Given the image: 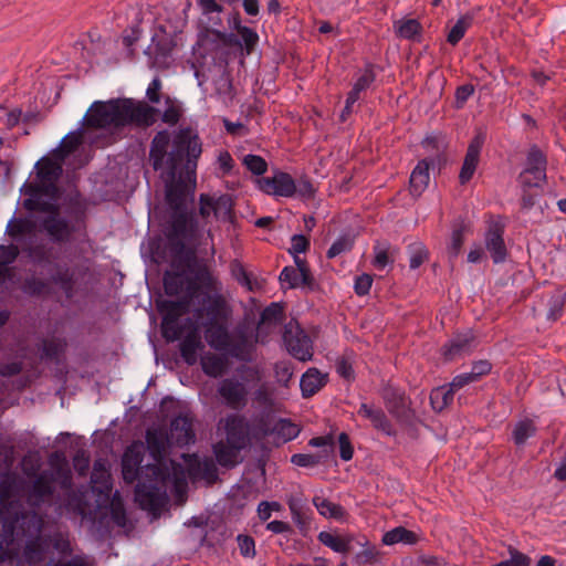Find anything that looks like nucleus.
Wrapping results in <instances>:
<instances>
[{
  "instance_id": "f257e3e1",
  "label": "nucleus",
  "mask_w": 566,
  "mask_h": 566,
  "mask_svg": "<svg viewBox=\"0 0 566 566\" xmlns=\"http://www.w3.org/2000/svg\"><path fill=\"white\" fill-rule=\"evenodd\" d=\"M196 247L185 240H169L171 270L164 274V289L167 295L180 298L158 303V311L163 315L161 333L168 342L178 340L184 334V327L178 321L189 312L192 300L201 289L197 274L195 277L188 274V269L196 260Z\"/></svg>"
},
{
  "instance_id": "f03ea898",
  "label": "nucleus",
  "mask_w": 566,
  "mask_h": 566,
  "mask_svg": "<svg viewBox=\"0 0 566 566\" xmlns=\"http://www.w3.org/2000/svg\"><path fill=\"white\" fill-rule=\"evenodd\" d=\"M143 447H128L122 458V474L126 483L137 482L135 497L140 507L151 512L159 511L167 501V491L171 488L180 493L187 485V474L182 464L170 460V467L148 464L140 469Z\"/></svg>"
},
{
  "instance_id": "7ed1b4c3",
  "label": "nucleus",
  "mask_w": 566,
  "mask_h": 566,
  "mask_svg": "<svg viewBox=\"0 0 566 566\" xmlns=\"http://www.w3.org/2000/svg\"><path fill=\"white\" fill-rule=\"evenodd\" d=\"M56 485L63 492L57 496L59 505L75 514L84 515V494L73 489L72 472L65 461L56 464L51 462V469L33 475L23 490L25 502L31 509H40L52 501Z\"/></svg>"
},
{
  "instance_id": "20e7f679",
  "label": "nucleus",
  "mask_w": 566,
  "mask_h": 566,
  "mask_svg": "<svg viewBox=\"0 0 566 566\" xmlns=\"http://www.w3.org/2000/svg\"><path fill=\"white\" fill-rule=\"evenodd\" d=\"M197 279L205 291L195 310V317L203 329L208 345L220 348L226 344L227 325L232 311L222 295L221 282L208 269H199Z\"/></svg>"
},
{
  "instance_id": "39448f33",
  "label": "nucleus",
  "mask_w": 566,
  "mask_h": 566,
  "mask_svg": "<svg viewBox=\"0 0 566 566\" xmlns=\"http://www.w3.org/2000/svg\"><path fill=\"white\" fill-rule=\"evenodd\" d=\"M158 113L154 106L134 98L96 101L85 114L83 124L94 129L122 128L129 125L146 128L156 123Z\"/></svg>"
},
{
  "instance_id": "423d86ee",
  "label": "nucleus",
  "mask_w": 566,
  "mask_h": 566,
  "mask_svg": "<svg viewBox=\"0 0 566 566\" xmlns=\"http://www.w3.org/2000/svg\"><path fill=\"white\" fill-rule=\"evenodd\" d=\"M48 277L35 274L27 276L21 285L24 294L32 297H48L59 289L65 298L71 300L80 290L85 289L92 277L91 260L81 258L69 264L55 263L50 266Z\"/></svg>"
},
{
  "instance_id": "0eeeda50",
  "label": "nucleus",
  "mask_w": 566,
  "mask_h": 566,
  "mask_svg": "<svg viewBox=\"0 0 566 566\" xmlns=\"http://www.w3.org/2000/svg\"><path fill=\"white\" fill-rule=\"evenodd\" d=\"M196 189V169L186 168V177H179L166 185V201L171 210L168 240H185L198 245L202 230L192 212L187 211L188 200L193 199Z\"/></svg>"
},
{
  "instance_id": "6e6552de",
  "label": "nucleus",
  "mask_w": 566,
  "mask_h": 566,
  "mask_svg": "<svg viewBox=\"0 0 566 566\" xmlns=\"http://www.w3.org/2000/svg\"><path fill=\"white\" fill-rule=\"evenodd\" d=\"M170 135L167 130L158 132L151 140L149 158L155 170L164 166L165 159L175 176L176 169L187 157L186 168L196 169L197 159L201 155V143L197 135H192L189 128L180 129L172 139L171 150L168 153Z\"/></svg>"
},
{
  "instance_id": "1a4fd4ad",
  "label": "nucleus",
  "mask_w": 566,
  "mask_h": 566,
  "mask_svg": "<svg viewBox=\"0 0 566 566\" xmlns=\"http://www.w3.org/2000/svg\"><path fill=\"white\" fill-rule=\"evenodd\" d=\"M63 161L44 157L36 163L38 181L24 185L23 208L28 211H54L57 208L60 189L57 181L62 176Z\"/></svg>"
},
{
  "instance_id": "9d476101",
  "label": "nucleus",
  "mask_w": 566,
  "mask_h": 566,
  "mask_svg": "<svg viewBox=\"0 0 566 566\" xmlns=\"http://www.w3.org/2000/svg\"><path fill=\"white\" fill-rule=\"evenodd\" d=\"M17 537L25 536L29 539L23 548V557L30 565L40 563L43 559V547L41 533L44 525L43 517L36 513L22 512L21 517H15L6 524Z\"/></svg>"
},
{
  "instance_id": "9b49d317",
  "label": "nucleus",
  "mask_w": 566,
  "mask_h": 566,
  "mask_svg": "<svg viewBox=\"0 0 566 566\" xmlns=\"http://www.w3.org/2000/svg\"><path fill=\"white\" fill-rule=\"evenodd\" d=\"M256 343L258 335L252 329L238 327L232 334L227 329L226 344L214 349L227 352L231 357L240 361L250 363L253 360Z\"/></svg>"
},
{
  "instance_id": "f8f14e48",
  "label": "nucleus",
  "mask_w": 566,
  "mask_h": 566,
  "mask_svg": "<svg viewBox=\"0 0 566 566\" xmlns=\"http://www.w3.org/2000/svg\"><path fill=\"white\" fill-rule=\"evenodd\" d=\"M283 343L289 354L297 360L307 361L313 358V342L296 321L291 319L284 325Z\"/></svg>"
},
{
  "instance_id": "ddd939ff",
  "label": "nucleus",
  "mask_w": 566,
  "mask_h": 566,
  "mask_svg": "<svg viewBox=\"0 0 566 566\" xmlns=\"http://www.w3.org/2000/svg\"><path fill=\"white\" fill-rule=\"evenodd\" d=\"M546 156L537 146H532L526 156L525 168L517 177L521 188H541L546 181Z\"/></svg>"
},
{
  "instance_id": "4468645a",
  "label": "nucleus",
  "mask_w": 566,
  "mask_h": 566,
  "mask_svg": "<svg viewBox=\"0 0 566 566\" xmlns=\"http://www.w3.org/2000/svg\"><path fill=\"white\" fill-rule=\"evenodd\" d=\"M256 185L266 195L285 198L295 196V180L281 170H275L272 176L258 178Z\"/></svg>"
},
{
  "instance_id": "2eb2a0df",
  "label": "nucleus",
  "mask_w": 566,
  "mask_h": 566,
  "mask_svg": "<svg viewBox=\"0 0 566 566\" xmlns=\"http://www.w3.org/2000/svg\"><path fill=\"white\" fill-rule=\"evenodd\" d=\"M18 479L14 474L7 473L0 478V514L4 523H10L15 517H21L13 499L18 495Z\"/></svg>"
},
{
  "instance_id": "dca6fc26",
  "label": "nucleus",
  "mask_w": 566,
  "mask_h": 566,
  "mask_svg": "<svg viewBox=\"0 0 566 566\" xmlns=\"http://www.w3.org/2000/svg\"><path fill=\"white\" fill-rule=\"evenodd\" d=\"M218 395L233 410H241L248 403L249 391L245 385L235 378H226L218 386Z\"/></svg>"
},
{
  "instance_id": "f3484780",
  "label": "nucleus",
  "mask_w": 566,
  "mask_h": 566,
  "mask_svg": "<svg viewBox=\"0 0 566 566\" xmlns=\"http://www.w3.org/2000/svg\"><path fill=\"white\" fill-rule=\"evenodd\" d=\"M478 346L475 335L471 331L455 334L442 347V355L446 360L451 361L471 354Z\"/></svg>"
},
{
  "instance_id": "a211bd4d",
  "label": "nucleus",
  "mask_w": 566,
  "mask_h": 566,
  "mask_svg": "<svg viewBox=\"0 0 566 566\" xmlns=\"http://www.w3.org/2000/svg\"><path fill=\"white\" fill-rule=\"evenodd\" d=\"M60 207L57 206L54 211H46L50 213L42 221V227L50 239L55 243H66L71 240L74 232V227L59 214Z\"/></svg>"
},
{
  "instance_id": "6ab92c4d",
  "label": "nucleus",
  "mask_w": 566,
  "mask_h": 566,
  "mask_svg": "<svg viewBox=\"0 0 566 566\" xmlns=\"http://www.w3.org/2000/svg\"><path fill=\"white\" fill-rule=\"evenodd\" d=\"M504 226L499 221L489 224L485 232V248L490 252L494 263H502L506 260L507 249L504 242Z\"/></svg>"
},
{
  "instance_id": "aec40b11",
  "label": "nucleus",
  "mask_w": 566,
  "mask_h": 566,
  "mask_svg": "<svg viewBox=\"0 0 566 566\" xmlns=\"http://www.w3.org/2000/svg\"><path fill=\"white\" fill-rule=\"evenodd\" d=\"M170 441L176 446L184 447L193 443L196 434L193 430V417L191 413L179 415L170 422Z\"/></svg>"
},
{
  "instance_id": "412c9836",
  "label": "nucleus",
  "mask_w": 566,
  "mask_h": 566,
  "mask_svg": "<svg viewBox=\"0 0 566 566\" xmlns=\"http://www.w3.org/2000/svg\"><path fill=\"white\" fill-rule=\"evenodd\" d=\"M146 444L151 457L157 461L156 464H160L161 468L170 467V461L168 463L163 462L167 448L175 444L170 441V433L160 428L148 429L146 431Z\"/></svg>"
},
{
  "instance_id": "4be33fe9",
  "label": "nucleus",
  "mask_w": 566,
  "mask_h": 566,
  "mask_svg": "<svg viewBox=\"0 0 566 566\" xmlns=\"http://www.w3.org/2000/svg\"><path fill=\"white\" fill-rule=\"evenodd\" d=\"M483 143L484 137L482 135H476L470 142L459 174V181L461 185H465L472 179L480 160V153Z\"/></svg>"
},
{
  "instance_id": "5701e85b",
  "label": "nucleus",
  "mask_w": 566,
  "mask_h": 566,
  "mask_svg": "<svg viewBox=\"0 0 566 566\" xmlns=\"http://www.w3.org/2000/svg\"><path fill=\"white\" fill-rule=\"evenodd\" d=\"M205 344L198 326L192 325L179 344L180 356L188 365H195L198 360V353L202 352Z\"/></svg>"
},
{
  "instance_id": "b1692460",
  "label": "nucleus",
  "mask_w": 566,
  "mask_h": 566,
  "mask_svg": "<svg viewBox=\"0 0 566 566\" xmlns=\"http://www.w3.org/2000/svg\"><path fill=\"white\" fill-rule=\"evenodd\" d=\"M292 520L300 533L305 535L310 530L313 513L302 497L291 495L286 500Z\"/></svg>"
},
{
  "instance_id": "393cba45",
  "label": "nucleus",
  "mask_w": 566,
  "mask_h": 566,
  "mask_svg": "<svg viewBox=\"0 0 566 566\" xmlns=\"http://www.w3.org/2000/svg\"><path fill=\"white\" fill-rule=\"evenodd\" d=\"M227 442L235 448L244 449L248 443L247 424L238 415H230L224 420Z\"/></svg>"
},
{
  "instance_id": "a878e982",
  "label": "nucleus",
  "mask_w": 566,
  "mask_h": 566,
  "mask_svg": "<svg viewBox=\"0 0 566 566\" xmlns=\"http://www.w3.org/2000/svg\"><path fill=\"white\" fill-rule=\"evenodd\" d=\"M358 416L368 419L373 427L387 436H395L396 431L387 418L386 413L380 408H374L368 403H361L357 411Z\"/></svg>"
},
{
  "instance_id": "bb28decb",
  "label": "nucleus",
  "mask_w": 566,
  "mask_h": 566,
  "mask_svg": "<svg viewBox=\"0 0 566 566\" xmlns=\"http://www.w3.org/2000/svg\"><path fill=\"white\" fill-rule=\"evenodd\" d=\"M327 374H322L317 368H308L301 377L300 387L302 396L308 398L318 392L327 382Z\"/></svg>"
},
{
  "instance_id": "cd10ccee",
  "label": "nucleus",
  "mask_w": 566,
  "mask_h": 566,
  "mask_svg": "<svg viewBox=\"0 0 566 566\" xmlns=\"http://www.w3.org/2000/svg\"><path fill=\"white\" fill-rule=\"evenodd\" d=\"M431 161L427 159H422L418 161L417 166L413 168L409 179V188L410 193L413 197H420L421 193L426 190L430 180V168Z\"/></svg>"
},
{
  "instance_id": "c85d7f7f",
  "label": "nucleus",
  "mask_w": 566,
  "mask_h": 566,
  "mask_svg": "<svg viewBox=\"0 0 566 566\" xmlns=\"http://www.w3.org/2000/svg\"><path fill=\"white\" fill-rule=\"evenodd\" d=\"M384 403L391 416L401 419L406 416L407 399L403 392L392 388L386 387L381 392Z\"/></svg>"
},
{
  "instance_id": "c756f323",
  "label": "nucleus",
  "mask_w": 566,
  "mask_h": 566,
  "mask_svg": "<svg viewBox=\"0 0 566 566\" xmlns=\"http://www.w3.org/2000/svg\"><path fill=\"white\" fill-rule=\"evenodd\" d=\"M34 233L35 222L29 218H12L6 227V234L17 243H22L23 238H31Z\"/></svg>"
},
{
  "instance_id": "7c9ffc66",
  "label": "nucleus",
  "mask_w": 566,
  "mask_h": 566,
  "mask_svg": "<svg viewBox=\"0 0 566 566\" xmlns=\"http://www.w3.org/2000/svg\"><path fill=\"white\" fill-rule=\"evenodd\" d=\"M312 503L316 507L317 512L325 518L339 521L346 516V511L342 505L329 501L323 495L313 496Z\"/></svg>"
},
{
  "instance_id": "2f4dec72",
  "label": "nucleus",
  "mask_w": 566,
  "mask_h": 566,
  "mask_svg": "<svg viewBox=\"0 0 566 566\" xmlns=\"http://www.w3.org/2000/svg\"><path fill=\"white\" fill-rule=\"evenodd\" d=\"M241 448H235L228 442L222 441L213 446V452L217 462L224 468H233L238 464L239 451Z\"/></svg>"
},
{
  "instance_id": "473e14b6",
  "label": "nucleus",
  "mask_w": 566,
  "mask_h": 566,
  "mask_svg": "<svg viewBox=\"0 0 566 566\" xmlns=\"http://www.w3.org/2000/svg\"><path fill=\"white\" fill-rule=\"evenodd\" d=\"M453 389L449 385H443L431 390L430 405L436 412H441L453 402Z\"/></svg>"
},
{
  "instance_id": "72a5a7b5",
  "label": "nucleus",
  "mask_w": 566,
  "mask_h": 566,
  "mask_svg": "<svg viewBox=\"0 0 566 566\" xmlns=\"http://www.w3.org/2000/svg\"><path fill=\"white\" fill-rule=\"evenodd\" d=\"M467 231H469V224L464 219L459 218L452 223L451 242L448 247L450 259H454L459 255L464 241V232Z\"/></svg>"
},
{
  "instance_id": "f704fd0d",
  "label": "nucleus",
  "mask_w": 566,
  "mask_h": 566,
  "mask_svg": "<svg viewBox=\"0 0 566 566\" xmlns=\"http://www.w3.org/2000/svg\"><path fill=\"white\" fill-rule=\"evenodd\" d=\"M418 542V535L402 526L395 527L386 532L382 536V543L385 545H395L398 543L403 544H416Z\"/></svg>"
},
{
  "instance_id": "c9c22d12",
  "label": "nucleus",
  "mask_w": 566,
  "mask_h": 566,
  "mask_svg": "<svg viewBox=\"0 0 566 566\" xmlns=\"http://www.w3.org/2000/svg\"><path fill=\"white\" fill-rule=\"evenodd\" d=\"M111 474L108 471V463L105 459H97L94 461L93 471L91 474V483L93 488L102 491L109 488Z\"/></svg>"
},
{
  "instance_id": "e433bc0d",
  "label": "nucleus",
  "mask_w": 566,
  "mask_h": 566,
  "mask_svg": "<svg viewBox=\"0 0 566 566\" xmlns=\"http://www.w3.org/2000/svg\"><path fill=\"white\" fill-rule=\"evenodd\" d=\"M376 75L371 66H367L355 81L353 88L347 94L349 104H355L360 98V93L366 91L375 82Z\"/></svg>"
},
{
  "instance_id": "4c0bfd02",
  "label": "nucleus",
  "mask_w": 566,
  "mask_h": 566,
  "mask_svg": "<svg viewBox=\"0 0 566 566\" xmlns=\"http://www.w3.org/2000/svg\"><path fill=\"white\" fill-rule=\"evenodd\" d=\"M274 441L284 443L295 439L300 433V428L286 419H280L273 423Z\"/></svg>"
},
{
  "instance_id": "58836bf2",
  "label": "nucleus",
  "mask_w": 566,
  "mask_h": 566,
  "mask_svg": "<svg viewBox=\"0 0 566 566\" xmlns=\"http://www.w3.org/2000/svg\"><path fill=\"white\" fill-rule=\"evenodd\" d=\"M201 367L206 375L217 378L227 369V359L216 354H206L201 357Z\"/></svg>"
},
{
  "instance_id": "ea45409f",
  "label": "nucleus",
  "mask_w": 566,
  "mask_h": 566,
  "mask_svg": "<svg viewBox=\"0 0 566 566\" xmlns=\"http://www.w3.org/2000/svg\"><path fill=\"white\" fill-rule=\"evenodd\" d=\"M82 143V134L80 132H74L67 134L60 143V146L54 150V158L60 161H64V159L74 153L77 147Z\"/></svg>"
},
{
  "instance_id": "a19ab883",
  "label": "nucleus",
  "mask_w": 566,
  "mask_h": 566,
  "mask_svg": "<svg viewBox=\"0 0 566 566\" xmlns=\"http://www.w3.org/2000/svg\"><path fill=\"white\" fill-rule=\"evenodd\" d=\"M22 251L27 253L28 258L34 264L41 265L51 263L52 248L48 247L45 243L23 245Z\"/></svg>"
},
{
  "instance_id": "79ce46f5",
  "label": "nucleus",
  "mask_w": 566,
  "mask_h": 566,
  "mask_svg": "<svg viewBox=\"0 0 566 566\" xmlns=\"http://www.w3.org/2000/svg\"><path fill=\"white\" fill-rule=\"evenodd\" d=\"M318 539L322 544L337 553L345 554L350 549V538L347 537L334 535L328 532H321L318 534Z\"/></svg>"
},
{
  "instance_id": "37998d69",
  "label": "nucleus",
  "mask_w": 566,
  "mask_h": 566,
  "mask_svg": "<svg viewBox=\"0 0 566 566\" xmlns=\"http://www.w3.org/2000/svg\"><path fill=\"white\" fill-rule=\"evenodd\" d=\"M233 202L229 195L213 197V216L217 219L229 220L232 214Z\"/></svg>"
},
{
  "instance_id": "c03bdc74",
  "label": "nucleus",
  "mask_w": 566,
  "mask_h": 566,
  "mask_svg": "<svg viewBox=\"0 0 566 566\" xmlns=\"http://www.w3.org/2000/svg\"><path fill=\"white\" fill-rule=\"evenodd\" d=\"M536 432V427L531 420H523L516 423L513 430V439L515 444L522 446L526 440L533 437Z\"/></svg>"
},
{
  "instance_id": "a18cd8bd",
  "label": "nucleus",
  "mask_w": 566,
  "mask_h": 566,
  "mask_svg": "<svg viewBox=\"0 0 566 566\" xmlns=\"http://www.w3.org/2000/svg\"><path fill=\"white\" fill-rule=\"evenodd\" d=\"M165 104L166 109L161 115V120L170 126L178 124L182 114L180 104L177 101L170 98L169 96L166 97Z\"/></svg>"
},
{
  "instance_id": "49530a36",
  "label": "nucleus",
  "mask_w": 566,
  "mask_h": 566,
  "mask_svg": "<svg viewBox=\"0 0 566 566\" xmlns=\"http://www.w3.org/2000/svg\"><path fill=\"white\" fill-rule=\"evenodd\" d=\"M397 34L403 39H415L422 28L416 19L401 20L395 24Z\"/></svg>"
},
{
  "instance_id": "de8ad7c7",
  "label": "nucleus",
  "mask_w": 566,
  "mask_h": 566,
  "mask_svg": "<svg viewBox=\"0 0 566 566\" xmlns=\"http://www.w3.org/2000/svg\"><path fill=\"white\" fill-rule=\"evenodd\" d=\"M548 312H547V318L555 322L557 321L563 313L564 305H565V297L564 294L560 291H555L549 294L548 296Z\"/></svg>"
},
{
  "instance_id": "09e8293b",
  "label": "nucleus",
  "mask_w": 566,
  "mask_h": 566,
  "mask_svg": "<svg viewBox=\"0 0 566 566\" xmlns=\"http://www.w3.org/2000/svg\"><path fill=\"white\" fill-rule=\"evenodd\" d=\"M354 247V237L349 234L340 235L336 241L331 245V248L326 252V256L328 259H334L342 253L348 252Z\"/></svg>"
},
{
  "instance_id": "8fccbe9b",
  "label": "nucleus",
  "mask_w": 566,
  "mask_h": 566,
  "mask_svg": "<svg viewBox=\"0 0 566 566\" xmlns=\"http://www.w3.org/2000/svg\"><path fill=\"white\" fill-rule=\"evenodd\" d=\"M66 343L61 338H48L42 342V355L46 358H57L65 349Z\"/></svg>"
},
{
  "instance_id": "3c124183",
  "label": "nucleus",
  "mask_w": 566,
  "mask_h": 566,
  "mask_svg": "<svg viewBox=\"0 0 566 566\" xmlns=\"http://www.w3.org/2000/svg\"><path fill=\"white\" fill-rule=\"evenodd\" d=\"M280 281L282 284H286L289 289L305 286L303 284V272L294 269L293 266H285L282 270Z\"/></svg>"
},
{
  "instance_id": "603ef678",
  "label": "nucleus",
  "mask_w": 566,
  "mask_h": 566,
  "mask_svg": "<svg viewBox=\"0 0 566 566\" xmlns=\"http://www.w3.org/2000/svg\"><path fill=\"white\" fill-rule=\"evenodd\" d=\"M283 317V307L279 303H271L261 313V318L258 328L265 324H276Z\"/></svg>"
},
{
  "instance_id": "864d4df0",
  "label": "nucleus",
  "mask_w": 566,
  "mask_h": 566,
  "mask_svg": "<svg viewBox=\"0 0 566 566\" xmlns=\"http://www.w3.org/2000/svg\"><path fill=\"white\" fill-rule=\"evenodd\" d=\"M510 559L493 564L492 566H530L531 558L513 546H509Z\"/></svg>"
},
{
  "instance_id": "5fc2aeb1",
  "label": "nucleus",
  "mask_w": 566,
  "mask_h": 566,
  "mask_svg": "<svg viewBox=\"0 0 566 566\" xmlns=\"http://www.w3.org/2000/svg\"><path fill=\"white\" fill-rule=\"evenodd\" d=\"M53 548L62 556H71L73 547L67 534L55 533L51 538Z\"/></svg>"
},
{
  "instance_id": "6e6d98bb",
  "label": "nucleus",
  "mask_w": 566,
  "mask_h": 566,
  "mask_svg": "<svg viewBox=\"0 0 566 566\" xmlns=\"http://www.w3.org/2000/svg\"><path fill=\"white\" fill-rule=\"evenodd\" d=\"M237 543L242 557L251 559L255 557V541L252 536L239 534L237 536Z\"/></svg>"
},
{
  "instance_id": "4d7b16f0",
  "label": "nucleus",
  "mask_w": 566,
  "mask_h": 566,
  "mask_svg": "<svg viewBox=\"0 0 566 566\" xmlns=\"http://www.w3.org/2000/svg\"><path fill=\"white\" fill-rule=\"evenodd\" d=\"M470 27L469 18H460L457 23L451 28L447 41L451 45H457L465 34L467 29Z\"/></svg>"
},
{
  "instance_id": "13d9d810",
  "label": "nucleus",
  "mask_w": 566,
  "mask_h": 566,
  "mask_svg": "<svg viewBox=\"0 0 566 566\" xmlns=\"http://www.w3.org/2000/svg\"><path fill=\"white\" fill-rule=\"evenodd\" d=\"M274 375H275L276 381L280 385L287 387L290 380L293 377L292 364L290 361H277L274 365Z\"/></svg>"
},
{
  "instance_id": "bf43d9fd",
  "label": "nucleus",
  "mask_w": 566,
  "mask_h": 566,
  "mask_svg": "<svg viewBox=\"0 0 566 566\" xmlns=\"http://www.w3.org/2000/svg\"><path fill=\"white\" fill-rule=\"evenodd\" d=\"M244 166L254 175L261 176L268 169V164L264 158L258 155H247L243 158Z\"/></svg>"
},
{
  "instance_id": "052dcab7",
  "label": "nucleus",
  "mask_w": 566,
  "mask_h": 566,
  "mask_svg": "<svg viewBox=\"0 0 566 566\" xmlns=\"http://www.w3.org/2000/svg\"><path fill=\"white\" fill-rule=\"evenodd\" d=\"M20 252L18 244H0V266L8 268L18 259Z\"/></svg>"
},
{
  "instance_id": "680f3d73",
  "label": "nucleus",
  "mask_w": 566,
  "mask_h": 566,
  "mask_svg": "<svg viewBox=\"0 0 566 566\" xmlns=\"http://www.w3.org/2000/svg\"><path fill=\"white\" fill-rule=\"evenodd\" d=\"M429 251L422 243H416L411 247L409 266L412 270L418 269L428 260Z\"/></svg>"
},
{
  "instance_id": "e2e57ef3",
  "label": "nucleus",
  "mask_w": 566,
  "mask_h": 566,
  "mask_svg": "<svg viewBox=\"0 0 566 566\" xmlns=\"http://www.w3.org/2000/svg\"><path fill=\"white\" fill-rule=\"evenodd\" d=\"M231 273L233 277L244 287H247L249 291L253 290L252 281L250 277V274L244 269L243 264L239 261H233L231 263Z\"/></svg>"
},
{
  "instance_id": "0e129e2a",
  "label": "nucleus",
  "mask_w": 566,
  "mask_h": 566,
  "mask_svg": "<svg viewBox=\"0 0 566 566\" xmlns=\"http://www.w3.org/2000/svg\"><path fill=\"white\" fill-rule=\"evenodd\" d=\"M111 515L114 522L119 525L124 526L126 523V513L123 505V502L118 495V492H116L112 499L111 502Z\"/></svg>"
},
{
  "instance_id": "69168bd1",
  "label": "nucleus",
  "mask_w": 566,
  "mask_h": 566,
  "mask_svg": "<svg viewBox=\"0 0 566 566\" xmlns=\"http://www.w3.org/2000/svg\"><path fill=\"white\" fill-rule=\"evenodd\" d=\"M238 32L241 36L247 54H250L259 40V35L251 28L244 25L239 27Z\"/></svg>"
},
{
  "instance_id": "338daca9",
  "label": "nucleus",
  "mask_w": 566,
  "mask_h": 566,
  "mask_svg": "<svg viewBox=\"0 0 566 566\" xmlns=\"http://www.w3.org/2000/svg\"><path fill=\"white\" fill-rule=\"evenodd\" d=\"M315 188L308 178H300L295 181V195L302 199L308 200L314 198Z\"/></svg>"
},
{
  "instance_id": "774afa93",
  "label": "nucleus",
  "mask_w": 566,
  "mask_h": 566,
  "mask_svg": "<svg viewBox=\"0 0 566 566\" xmlns=\"http://www.w3.org/2000/svg\"><path fill=\"white\" fill-rule=\"evenodd\" d=\"M74 470L80 475H85L90 468V455L85 450H78L73 458Z\"/></svg>"
}]
</instances>
